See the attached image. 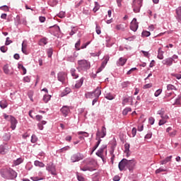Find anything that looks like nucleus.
<instances>
[{
	"label": "nucleus",
	"instance_id": "obj_17",
	"mask_svg": "<svg viewBox=\"0 0 181 181\" xmlns=\"http://www.w3.org/2000/svg\"><path fill=\"white\" fill-rule=\"evenodd\" d=\"M95 94H97V88L93 92H87L85 93V97L86 98L93 99L95 98Z\"/></svg>",
	"mask_w": 181,
	"mask_h": 181
},
{
	"label": "nucleus",
	"instance_id": "obj_59",
	"mask_svg": "<svg viewBox=\"0 0 181 181\" xmlns=\"http://www.w3.org/2000/svg\"><path fill=\"white\" fill-rule=\"evenodd\" d=\"M66 60H67V62H74V60H76V58H74V57H73V56H70L66 58Z\"/></svg>",
	"mask_w": 181,
	"mask_h": 181
},
{
	"label": "nucleus",
	"instance_id": "obj_28",
	"mask_svg": "<svg viewBox=\"0 0 181 181\" xmlns=\"http://www.w3.org/2000/svg\"><path fill=\"white\" fill-rule=\"evenodd\" d=\"M84 81V79L81 78L80 81H76V83L75 84L76 88H80L83 86V83Z\"/></svg>",
	"mask_w": 181,
	"mask_h": 181
},
{
	"label": "nucleus",
	"instance_id": "obj_48",
	"mask_svg": "<svg viewBox=\"0 0 181 181\" xmlns=\"http://www.w3.org/2000/svg\"><path fill=\"white\" fill-rule=\"evenodd\" d=\"M0 9L4 11V12H9V7L8 6H0Z\"/></svg>",
	"mask_w": 181,
	"mask_h": 181
},
{
	"label": "nucleus",
	"instance_id": "obj_39",
	"mask_svg": "<svg viewBox=\"0 0 181 181\" xmlns=\"http://www.w3.org/2000/svg\"><path fill=\"white\" fill-rule=\"evenodd\" d=\"M129 100H132V97H129V98L124 97L122 100V105H125L127 103H129Z\"/></svg>",
	"mask_w": 181,
	"mask_h": 181
},
{
	"label": "nucleus",
	"instance_id": "obj_29",
	"mask_svg": "<svg viewBox=\"0 0 181 181\" xmlns=\"http://www.w3.org/2000/svg\"><path fill=\"white\" fill-rule=\"evenodd\" d=\"M138 23H131L130 24V29L133 32H136L138 30Z\"/></svg>",
	"mask_w": 181,
	"mask_h": 181
},
{
	"label": "nucleus",
	"instance_id": "obj_11",
	"mask_svg": "<svg viewBox=\"0 0 181 181\" xmlns=\"http://www.w3.org/2000/svg\"><path fill=\"white\" fill-rule=\"evenodd\" d=\"M47 170H48V172H50L51 175H53L54 176H56V175H57V173H56V166L54 165L53 163L49 164L47 166Z\"/></svg>",
	"mask_w": 181,
	"mask_h": 181
},
{
	"label": "nucleus",
	"instance_id": "obj_21",
	"mask_svg": "<svg viewBox=\"0 0 181 181\" xmlns=\"http://www.w3.org/2000/svg\"><path fill=\"white\" fill-rule=\"evenodd\" d=\"M6 153V144L0 145V155H5Z\"/></svg>",
	"mask_w": 181,
	"mask_h": 181
},
{
	"label": "nucleus",
	"instance_id": "obj_31",
	"mask_svg": "<svg viewBox=\"0 0 181 181\" xmlns=\"http://www.w3.org/2000/svg\"><path fill=\"white\" fill-rule=\"evenodd\" d=\"M3 139L4 141H5L6 142H8V141L11 140V133H6L4 136H3Z\"/></svg>",
	"mask_w": 181,
	"mask_h": 181
},
{
	"label": "nucleus",
	"instance_id": "obj_6",
	"mask_svg": "<svg viewBox=\"0 0 181 181\" xmlns=\"http://www.w3.org/2000/svg\"><path fill=\"white\" fill-rule=\"evenodd\" d=\"M135 165H136L135 159L127 160V168L129 170V172H132L134 169H135Z\"/></svg>",
	"mask_w": 181,
	"mask_h": 181
},
{
	"label": "nucleus",
	"instance_id": "obj_7",
	"mask_svg": "<svg viewBox=\"0 0 181 181\" xmlns=\"http://www.w3.org/2000/svg\"><path fill=\"white\" fill-rule=\"evenodd\" d=\"M49 29V32H51L52 35H54V36L60 33V27L56 24L53 26H50Z\"/></svg>",
	"mask_w": 181,
	"mask_h": 181
},
{
	"label": "nucleus",
	"instance_id": "obj_20",
	"mask_svg": "<svg viewBox=\"0 0 181 181\" xmlns=\"http://www.w3.org/2000/svg\"><path fill=\"white\" fill-rule=\"evenodd\" d=\"M129 148H130L129 144L126 143L124 144V153H126L127 158H129V155H131L129 154Z\"/></svg>",
	"mask_w": 181,
	"mask_h": 181
},
{
	"label": "nucleus",
	"instance_id": "obj_30",
	"mask_svg": "<svg viewBox=\"0 0 181 181\" xmlns=\"http://www.w3.org/2000/svg\"><path fill=\"white\" fill-rule=\"evenodd\" d=\"M35 166H37L38 168H45V163L43 162H40L39 160H35L34 162Z\"/></svg>",
	"mask_w": 181,
	"mask_h": 181
},
{
	"label": "nucleus",
	"instance_id": "obj_18",
	"mask_svg": "<svg viewBox=\"0 0 181 181\" xmlns=\"http://www.w3.org/2000/svg\"><path fill=\"white\" fill-rule=\"evenodd\" d=\"M125 63H127V59L120 57L119 60L117 62V66H124Z\"/></svg>",
	"mask_w": 181,
	"mask_h": 181
},
{
	"label": "nucleus",
	"instance_id": "obj_15",
	"mask_svg": "<svg viewBox=\"0 0 181 181\" xmlns=\"http://www.w3.org/2000/svg\"><path fill=\"white\" fill-rule=\"evenodd\" d=\"M162 64L164 66H168L169 67V66H172V64H173V59H172L170 57L166 58L162 61Z\"/></svg>",
	"mask_w": 181,
	"mask_h": 181
},
{
	"label": "nucleus",
	"instance_id": "obj_24",
	"mask_svg": "<svg viewBox=\"0 0 181 181\" xmlns=\"http://www.w3.org/2000/svg\"><path fill=\"white\" fill-rule=\"evenodd\" d=\"M13 163L15 166H18V165H21V163H23V158H18L16 160H14Z\"/></svg>",
	"mask_w": 181,
	"mask_h": 181
},
{
	"label": "nucleus",
	"instance_id": "obj_64",
	"mask_svg": "<svg viewBox=\"0 0 181 181\" xmlns=\"http://www.w3.org/2000/svg\"><path fill=\"white\" fill-rule=\"evenodd\" d=\"M77 179L78 181H85L84 177L81 175H77Z\"/></svg>",
	"mask_w": 181,
	"mask_h": 181
},
{
	"label": "nucleus",
	"instance_id": "obj_23",
	"mask_svg": "<svg viewBox=\"0 0 181 181\" xmlns=\"http://www.w3.org/2000/svg\"><path fill=\"white\" fill-rule=\"evenodd\" d=\"M81 170H83V172H87V170H89V172H93L95 170V169H94L93 167L85 165L83 168H81Z\"/></svg>",
	"mask_w": 181,
	"mask_h": 181
},
{
	"label": "nucleus",
	"instance_id": "obj_57",
	"mask_svg": "<svg viewBox=\"0 0 181 181\" xmlns=\"http://www.w3.org/2000/svg\"><path fill=\"white\" fill-rule=\"evenodd\" d=\"M148 123L150 124V125H153V124H155V118L153 117H149L148 118Z\"/></svg>",
	"mask_w": 181,
	"mask_h": 181
},
{
	"label": "nucleus",
	"instance_id": "obj_4",
	"mask_svg": "<svg viewBox=\"0 0 181 181\" xmlns=\"http://www.w3.org/2000/svg\"><path fill=\"white\" fill-rule=\"evenodd\" d=\"M106 136H107V128H105V126H103L101 128V131H100V129H98L96 132L95 139H101V138H105Z\"/></svg>",
	"mask_w": 181,
	"mask_h": 181
},
{
	"label": "nucleus",
	"instance_id": "obj_60",
	"mask_svg": "<svg viewBox=\"0 0 181 181\" xmlns=\"http://www.w3.org/2000/svg\"><path fill=\"white\" fill-rule=\"evenodd\" d=\"M9 37H7L6 39V42H5V45L6 46H9V45L11 43H12V40H9Z\"/></svg>",
	"mask_w": 181,
	"mask_h": 181
},
{
	"label": "nucleus",
	"instance_id": "obj_40",
	"mask_svg": "<svg viewBox=\"0 0 181 181\" xmlns=\"http://www.w3.org/2000/svg\"><path fill=\"white\" fill-rule=\"evenodd\" d=\"M131 111H132V109H131V107H126L125 109H124L122 114L123 115H127L128 112H131Z\"/></svg>",
	"mask_w": 181,
	"mask_h": 181
},
{
	"label": "nucleus",
	"instance_id": "obj_32",
	"mask_svg": "<svg viewBox=\"0 0 181 181\" xmlns=\"http://www.w3.org/2000/svg\"><path fill=\"white\" fill-rule=\"evenodd\" d=\"M151 36V32L147 30H143L141 33V37H149Z\"/></svg>",
	"mask_w": 181,
	"mask_h": 181
},
{
	"label": "nucleus",
	"instance_id": "obj_14",
	"mask_svg": "<svg viewBox=\"0 0 181 181\" xmlns=\"http://www.w3.org/2000/svg\"><path fill=\"white\" fill-rule=\"evenodd\" d=\"M157 114L160 115V118L163 119H169V116L168 115H165V108L163 107L158 110Z\"/></svg>",
	"mask_w": 181,
	"mask_h": 181
},
{
	"label": "nucleus",
	"instance_id": "obj_33",
	"mask_svg": "<svg viewBox=\"0 0 181 181\" xmlns=\"http://www.w3.org/2000/svg\"><path fill=\"white\" fill-rule=\"evenodd\" d=\"M157 57L159 59V60H163V52L160 50V48H159L158 50Z\"/></svg>",
	"mask_w": 181,
	"mask_h": 181
},
{
	"label": "nucleus",
	"instance_id": "obj_51",
	"mask_svg": "<svg viewBox=\"0 0 181 181\" xmlns=\"http://www.w3.org/2000/svg\"><path fill=\"white\" fill-rule=\"evenodd\" d=\"M115 146H117V144H115L112 147H111V150L110 151V155L112 156V155H115L114 154V151H115Z\"/></svg>",
	"mask_w": 181,
	"mask_h": 181
},
{
	"label": "nucleus",
	"instance_id": "obj_1",
	"mask_svg": "<svg viewBox=\"0 0 181 181\" xmlns=\"http://www.w3.org/2000/svg\"><path fill=\"white\" fill-rule=\"evenodd\" d=\"M0 173L4 179L12 180L18 177V173L12 168L2 170Z\"/></svg>",
	"mask_w": 181,
	"mask_h": 181
},
{
	"label": "nucleus",
	"instance_id": "obj_12",
	"mask_svg": "<svg viewBox=\"0 0 181 181\" xmlns=\"http://www.w3.org/2000/svg\"><path fill=\"white\" fill-rule=\"evenodd\" d=\"M100 95H101V88L100 87H97L95 98L92 101V105H95V103L98 101V98H100Z\"/></svg>",
	"mask_w": 181,
	"mask_h": 181
},
{
	"label": "nucleus",
	"instance_id": "obj_35",
	"mask_svg": "<svg viewBox=\"0 0 181 181\" xmlns=\"http://www.w3.org/2000/svg\"><path fill=\"white\" fill-rule=\"evenodd\" d=\"M173 105H181V95H179L177 98L175 99V102Z\"/></svg>",
	"mask_w": 181,
	"mask_h": 181
},
{
	"label": "nucleus",
	"instance_id": "obj_3",
	"mask_svg": "<svg viewBox=\"0 0 181 181\" xmlns=\"http://www.w3.org/2000/svg\"><path fill=\"white\" fill-rule=\"evenodd\" d=\"M83 159H84V155L81 153H76L71 156V162H72V163L80 162V160H83Z\"/></svg>",
	"mask_w": 181,
	"mask_h": 181
},
{
	"label": "nucleus",
	"instance_id": "obj_62",
	"mask_svg": "<svg viewBox=\"0 0 181 181\" xmlns=\"http://www.w3.org/2000/svg\"><path fill=\"white\" fill-rule=\"evenodd\" d=\"M152 87V83H147L143 86V88L144 90H146V88H151Z\"/></svg>",
	"mask_w": 181,
	"mask_h": 181
},
{
	"label": "nucleus",
	"instance_id": "obj_34",
	"mask_svg": "<svg viewBox=\"0 0 181 181\" xmlns=\"http://www.w3.org/2000/svg\"><path fill=\"white\" fill-rule=\"evenodd\" d=\"M40 46H45V45H47V39L46 37L42 38L39 42Z\"/></svg>",
	"mask_w": 181,
	"mask_h": 181
},
{
	"label": "nucleus",
	"instance_id": "obj_36",
	"mask_svg": "<svg viewBox=\"0 0 181 181\" xmlns=\"http://www.w3.org/2000/svg\"><path fill=\"white\" fill-rule=\"evenodd\" d=\"M71 74L72 77H74V78H78V75H77L76 74V69L72 68L71 69Z\"/></svg>",
	"mask_w": 181,
	"mask_h": 181
},
{
	"label": "nucleus",
	"instance_id": "obj_53",
	"mask_svg": "<svg viewBox=\"0 0 181 181\" xmlns=\"http://www.w3.org/2000/svg\"><path fill=\"white\" fill-rule=\"evenodd\" d=\"M70 149V146H66L65 147H63L62 148L59 149L60 152H66V151H69Z\"/></svg>",
	"mask_w": 181,
	"mask_h": 181
},
{
	"label": "nucleus",
	"instance_id": "obj_44",
	"mask_svg": "<svg viewBox=\"0 0 181 181\" xmlns=\"http://www.w3.org/2000/svg\"><path fill=\"white\" fill-rule=\"evenodd\" d=\"M81 45V40H78L75 44L76 50H80V45Z\"/></svg>",
	"mask_w": 181,
	"mask_h": 181
},
{
	"label": "nucleus",
	"instance_id": "obj_25",
	"mask_svg": "<svg viewBox=\"0 0 181 181\" xmlns=\"http://www.w3.org/2000/svg\"><path fill=\"white\" fill-rule=\"evenodd\" d=\"M117 30H124L127 28V24H117L115 26Z\"/></svg>",
	"mask_w": 181,
	"mask_h": 181
},
{
	"label": "nucleus",
	"instance_id": "obj_63",
	"mask_svg": "<svg viewBox=\"0 0 181 181\" xmlns=\"http://www.w3.org/2000/svg\"><path fill=\"white\" fill-rule=\"evenodd\" d=\"M132 134L133 138L135 136V135H136V128L134 127L132 129Z\"/></svg>",
	"mask_w": 181,
	"mask_h": 181
},
{
	"label": "nucleus",
	"instance_id": "obj_22",
	"mask_svg": "<svg viewBox=\"0 0 181 181\" xmlns=\"http://www.w3.org/2000/svg\"><path fill=\"white\" fill-rule=\"evenodd\" d=\"M0 107L2 110H5V108L8 107V101L6 100H2L0 101Z\"/></svg>",
	"mask_w": 181,
	"mask_h": 181
},
{
	"label": "nucleus",
	"instance_id": "obj_26",
	"mask_svg": "<svg viewBox=\"0 0 181 181\" xmlns=\"http://www.w3.org/2000/svg\"><path fill=\"white\" fill-rule=\"evenodd\" d=\"M110 60V56H105L103 58V61L102 62V67L104 68L105 66H107V63H108V61Z\"/></svg>",
	"mask_w": 181,
	"mask_h": 181
},
{
	"label": "nucleus",
	"instance_id": "obj_8",
	"mask_svg": "<svg viewBox=\"0 0 181 181\" xmlns=\"http://www.w3.org/2000/svg\"><path fill=\"white\" fill-rule=\"evenodd\" d=\"M127 159L123 158L118 165L119 170L120 172H122V170H127Z\"/></svg>",
	"mask_w": 181,
	"mask_h": 181
},
{
	"label": "nucleus",
	"instance_id": "obj_9",
	"mask_svg": "<svg viewBox=\"0 0 181 181\" xmlns=\"http://www.w3.org/2000/svg\"><path fill=\"white\" fill-rule=\"evenodd\" d=\"M66 77H67V74H66V72L60 71L57 74L58 81H60L62 84H64Z\"/></svg>",
	"mask_w": 181,
	"mask_h": 181
},
{
	"label": "nucleus",
	"instance_id": "obj_2",
	"mask_svg": "<svg viewBox=\"0 0 181 181\" xmlns=\"http://www.w3.org/2000/svg\"><path fill=\"white\" fill-rule=\"evenodd\" d=\"M91 67V64H90V62L86 60V59H81L78 61V70L83 71H87Z\"/></svg>",
	"mask_w": 181,
	"mask_h": 181
},
{
	"label": "nucleus",
	"instance_id": "obj_43",
	"mask_svg": "<svg viewBox=\"0 0 181 181\" xmlns=\"http://www.w3.org/2000/svg\"><path fill=\"white\" fill-rule=\"evenodd\" d=\"M95 30L97 35H101V25L100 24H96Z\"/></svg>",
	"mask_w": 181,
	"mask_h": 181
},
{
	"label": "nucleus",
	"instance_id": "obj_52",
	"mask_svg": "<svg viewBox=\"0 0 181 181\" xmlns=\"http://www.w3.org/2000/svg\"><path fill=\"white\" fill-rule=\"evenodd\" d=\"M167 90L169 91L170 90H176V87H175V86L172 85V84H168L167 86Z\"/></svg>",
	"mask_w": 181,
	"mask_h": 181
},
{
	"label": "nucleus",
	"instance_id": "obj_5",
	"mask_svg": "<svg viewBox=\"0 0 181 181\" xmlns=\"http://www.w3.org/2000/svg\"><path fill=\"white\" fill-rule=\"evenodd\" d=\"M132 6L134 12L138 13V12L141 11V7L142 6V0H134Z\"/></svg>",
	"mask_w": 181,
	"mask_h": 181
},
{
	"label": "nucleus",
	"instance_id": "obj_38",
	"mask_svg": "<svg viewBox=\"0 0 181 181\" xmlns=\"http://www.w3.org/2000/svg\"><path fill=\"white\" fill-rule=\"evenodd\" d=\"M71 91V89H70V88H66L64 90V92H62V97L64 95H67V94H70Z\"/></svg>",
	"mask_w": 181,
	"mask_h": 181
},
{
	"label": "nucleus",
	"instance_id": "obj_56",
	"mask_svg": "<svg viewBox=\"0 0 181 181\" xmlns=\"http://www.w3.org/2000/svg\"><path fill=\"white\" fill-rule=\"evenodd\" d=\"M4 119H6V121H11V117H13L12 115H8L6 113H4Z\"/></svg>",
	"mask_w": 181,
	"mask_h": 181
},
{
	"label": "nucleus",
	"instance_id": "obj_50",
	"mask_svg": "<svg viewBox=\"0 0 181 181\" xmlns=\"http://www.w3.org/2000/svg\"><path fill=\"white\" fill-rule=\"evenodd\" d=\"M78 135H83V136H85V138H88V133L86 132H78Z\"/></svg>",
	"mask_w": 181,
	"mask_h": 181
},
{
	"label": "nucleus",
	"instance_id": "obj_42",
	"mask_svg": "<svg viewBox=\"0 0 181 181\" xmlns=\"http://www.w3.org/2000/svg\"><path fill=\"white\" fill-rule=\"evenodd\" d=\"M47 56L49 58L53 56V48H49L47 49Z\"/></svg>",
	"mask_w": 181,
	"mask_h": 181
},
{
	"label": "nucleus",
	"instance_id": "obj_46",
	"mask_svg": "<svg viewBox=\"0 0 181 181\" xmlns=\"http://www.w3.org/2000/svg\"><path fill=\"white\" fill-rule=\"evenodd\" d=\"M31 142H32V144H36V142H37V136H36L35 134L32 135Z\"/></svg>",
	"mask_w": 181,
	"mask_h": 181
},
{
	"label": "nucleus",
	"instance_id": "obj_41",
	"mask_svg": "<svg viewBox=\"0 0 181 181\" xmlns=\"http://www.w3.org/2000/svg\"><path fill=\"white\" fill-rule=\"evenodd\" d=\"M130 84H131V82L127 81L122 83L121 86H122V88H127V87H128V86H129Z\"/></svg>",
	"mask_w": 181,
	"mask_h": 181
},
{
	"label": "nucleus",
	"instance_id": "obj_16",
	"mask_svg": "<svg viewBox=\"0 0 181 181\" xmlns=\"http://www.w3.org/2000/svg\"><path fill=\"white\" fill-rule=\"evenodd\" d=\"M3 70L5 74H8L10 76H12V74H13V69L12 70L9 69V66L8 64H6L4 66Z\"/></svg>",
	"mask_w": 181,
	"mask_h": 181
},
{
	"label": "nucleus",
	"instance_id": "obj_47",
	"mask_svg": "<svg viewBox=\"0 0 181 181\" xmlns=\"http://www.w3.org/2000/svg\"><path fill=\"white\" fill-rule=\"evenodd\" d=\"M166 170H168L166 168H160L156 170V173L158 175V173H161V172H166Z\"/></svg>",
	"mask_w": 181,
	"mask_h": 181
},
{
	"label": "nucleus",
	"instance_id": "obj_54",
	"mask_svg": "<svg viewBox=\"0 0 181 181\" xmlns=\"http://www.w3.org/2000/svg\"><path fill=\"white\" fill-rule=\"evenodd\" d=\"M31 180L33 181H39V180H43V177H31Z\"/></svg>",
	"mask_w": 181,
	"mask_h": 181
},
{
	"label": "nucleus",
	"instance_id": "obj_61",
	"mask_svg": "<svg viewBox=\"0 0 181 181\" xmlns=\"http://www.w3.org/2000/svg\"><path fill=\"white\" fill-rule=\"evenodd\" d=\"M24 83H30V78L29 76H25L23 78Z\"/></svg>",
	"mask_w": 181,
	"mask_h": 181
},
{
	"label": "nucleus",
	"instance_id": "obj_49",
	"mask_svg": "<svg viewBox=\"0 0 181 181\" xmlns=\"http://www.w3.org/2000/svg\"><path fill=\"white\" fill-rule=\"evenodd\" d=\"M0 50L2 52V53H6V52H8V47H6L5 45L1 46L0 47Z\"/></svg>",
	"mask_w": 181,
	"mask_h": 181
},
{
	"label": "nucleus",
	"instance_id": "obj_58",
	"mask_svg": "<svg viewBox=\"0 0 181 181\" xmlns=\"http://www.w3.org/2000/svg\"><path fill=\"white\" fill-rule=\"evenodd\" d=\"M171 76L173 77H176L177 80H180L181 78V74H172Z\"/></svg>",
	"mask_w": 181,
	"mask_h": 181
},
{
	"label": "nucleus",
	"instance_id": "obj_27",
	"mask_svg": "<svg viewBox=\"0 0 181 181\" xmlns=\"http://www.w3.org/2000/svg\"><path fill=\"white\" fill-rule=\"evenodd\" d=\"M105 98H106L107 100H114V95H112V93H105Z\"/></svg>",
	"mask_w": 181,
	"mask_h": 181
},
{
	"label": "nucleus",
	"instance_id": "obj_55",
	"mask_svg": "<svg viewBox=\"0 0 181 181\" xmlns=\"http://www.w3.org/2000/svg\"><path fill=\"white\" fill-rule=\"evenodd\" d=\"M161 93H162V89H158L155 92L154 95L155 97H159V95H160Z\"/></svg>",
	"mask_w": 181,
	"mask_h": 181
},
{
	"label": "nucleus",
	"instance_id": "obj_19",
	"mask_svg": "<svg viewBox=\"0 0 181 181\" xmlns=\"http://www.w3.org/2000/svg\"><path fill=\"white\" fill-rule=\"evenodd\" d=\"M96 141H97L96 144L93 147L90 155H93V153H94V151H95V149H97L98 148V146H100V144H101V141L103 140L101 139H96Z\"/></svg>",
	"mask_w": 181,
	"mask_h": 181
},
{
	"label": "nucleus",
	"instance_id": "obj_45",
	"mask_svg": "<svg viewBox=\"0 0 181 181\" xmlns=\"http://www.w3.org/2000/svg\"><path fill=\"white\" fill-rule=\"evenodd\" d=\"M168 122V119H161L158 122V125L160 127L162 125H165Z\"/></svg>",
	"mask_w": 181,
	"mask_h": 181
},
{
	"label": "nucleus",
	"instance_id": "obj_37",
	"mask_svg": "<svg viewBox=\"0 0 181 181\" xmlns=\"http://www.w3.org/2000/svg\"><path fill=\"white\" fill-rule=\"evenodd\" d=\"M50 98H52V95H45L43 96V101L47 103H49V101H50Z\"/></svg>",
	"mask_w": 181,
	"mask_h": 181
},
{
	"label": "nucleus",
	"instance_id": "obj_13",
	"mask_svg": "<svg viewBox=\"0 0 181 181\" xmlns=\"http://www.w3.org/2000/svg\"><path fill=\"white\" fill-rule=\"evenodd\" d=\"M60 111L64 117H67L70 112V107L64 105L61 108Z\"/></svg>",
	"mask_w": 181,
	"mask_h": 181
},
{
	"label": "nucleus",
	"instance_id": "obj_10",
	"mask_svg": "<svg viewBox=\"0 0 181 181\" xmlns=\"http://www.w3.org/2000/svg\"><path fill=\"white\" fill-rule=\"evenodd\" d=\"M10 118L11 128L13 131H15V129H16V125H18V119L13 116H11Z\"/></svg>",
	"mask_w": 181,
	"mask_h": 181
}]
</instances>
